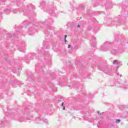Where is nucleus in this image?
Listing matches in <instances>:
<instances>
[{
    "label": "nucleus",
    "instance_id": "f257e3e1",
    "mask_svg": "<svg viewBox=\"0 0 128 128\" xmlns=\"http://www.w3.org/2000/svg\"><path fill=\"white\" fill-rule=\"evenodd\" d=\"M8 112H10V114H12V116H14V114H15V116H16V118H18V120L19 122H22L24 120H26V118H24L25 116H20V113H18V112L16 110H9Z\"/></svg>",
    "mask_w": 128,
    "mask_h": 128
},
{
    "label": "nucleus",
    "instance_id": "f03ea898",
    "mask_svg": "<svg viewBox=\"0 0 128 128\" xmlns=\"http://www.w3.org/2000/svg\"><path fill=\"white\" fill-rule=\"evenodd\" d=\"M108 48H112V44L110 42H106L100 48V50H102L103 52H106L108 50Z\"/></svg>",
    "mask_w": 128,
    "mask_h": 128
},
{
    "label": "nucleus",
    "instance_id": "7ed1b4c3",
    "mask_svg": "<svg viewBox=\"0 0 128 128\" xmlns=\"http://www.w3.org/2000/svg\"><path fill=\"white\" fill-rule=\"evenodd\" d=\"M34 110V108L30 106H29L28 108V118H26V120H32V117L30 116V113L32 112V110Z\"/></svg>",
    "mask_w": 128,
    "mask_h": 128
},
{
    "label": "nucleus",
    "instance_id": "20e7f679",
    "mask_svg": "<svg viewBox=\"0 0 128 128\" xmlns=\"http://www.w3.org/2000/svg\"><path fill=\"white\" fill-rule=\"evenodd\" d=\"M90 42L91 44V46H92L93 48H94V46H96V38L94 37H92L90 40Z\"/></svg>",
    "mask_w": 128,
    "mask_h": 128
},
{
    "label": "nucleus",
    "instance_id": "39448f33",
    "mask_svg": "<svg viewBox=\"0 0 128 128\" xmlns=\"http://www.w3.org/2000/svg\"><path fill=\"white\" fill-rule=\"evenodd\" d=\"M36 120H40V122H45V124H48V119H44L42 118V116L38 117L36 119Z\"/></svg>",
    "mask_w": 128,
    "mask_h": 128
},
{
    "label": "nucleus",
    "instance_id": "423d86ee",
    "mask_svg": "<svg viewBox=\"0 0 128 128\" xmlns=\"http://www.w3.org/2000/svg\"><path fill=\"white\" fill-rule=\"evenodd\" d=\"M21 46L22 48H19L18 50L20 52H24V46H26V43L24 42H22Z\"/></svg>",
    "mask_w": 128,
    "mask_h": 128
},
{
    "label": "nucleus",
    "instance_id": "0eeeda50",
    "mask_svg": "<svg viewBox=\"0 0 128 128\" xmlns=\"http://www.w3.org/2000/svg\"><path fill=\"white\" fill-rule=\"evenodd\" d=\"M112 64H116V66H118V64H122V62H118V60H116L113 61Z\"/></svg>",
    "mask_w": 128,
    "mask_h": 128
},
{
    "label": "nucleus",
    "instance_id": "6e6552de",
    "mask_svg": "<svg viewBox=\"0 0 128 128\" xmlns=\"http://www.w3.org/2000/svg\"><path fill=\"white\" fill-rule=\"evenodd\" d=\"M99 70H102V72H106V70H108V68H101V67H98Z\"/></svg>",
    "mask_w": 128,
    "mask_h": 128
},
{
    "label": "nucleus",
    "instance_id": "1a4fd4ad",
    "mask_svg": "<svg viewBox=\"0 0 128 128\" xmlns=\"http://www.w3.org/2000/svg\"><path fill=\"white\" fill-rule=\"evenodd\" d=\"M111 52V53L114 54L116 52V49H112V48H109Z\"/></svg>",
    "mask_w": 128,
    "mask_h": 128
},
{
    "label": "nucleus",
    "instance_id": "9d476101",
    "mask_svg": "<svg viewBox=\"0 0 128 128\" xmlns=\"http://www.w3.org/2000/svg\"><path fill=\"white\" fill-rule=\"evenodd\" d=\"M54 22V20H52V18H50L48 21L47 20H46L45 22H43L42 24H46H46H48V22L50 23V22Z\"/></svg>",
    "mask_w": 128,
    "mask_h": 128
},
{
    "label": "nucleus",
    "instance_id": "9b49d317",
    "mask_svg": "<svg viewBox=\"0 0 128 128\" xmlns=\"http://www.w3.org/2000/svg\"><path fill=\"white\" fill-rule=\"evenodd\" d=\"M62 106H63V110H66V106H64V102L62 103Z\"/></svg>",
    "mask_w": 128,
    "mask_h": 128
},
{
    "label": "nucleus",
    "instance_id": "f8f14e48",
    "mask_svg": "<svg viewBox=\"0 0 128 128\" xmlns=\"http://www.w3.org/2000/svg\"><path fill=\"white\" fill-rule=\"evenodd\" d=\"M4 12H6V14H10V10L6 9L4 10Z\"/></svg>",
    "mask_w": 128,
    "mask_h": 128
},
{
    "label": "nucleus",
    "instance_id": "ddd939ff",
    "mask_svg": "<svg viewBox=\"0 0 128 128\" xmlns=\"http://www.w3.org/2000/svg\"><path fill=\"white\" fill-rule=\"evenodd\" d=\"M46 4V2H43L40 4V6H44Z\"/></svg>",
    "mask_w": 128,
    "mask_h": 128
},
{
    "label": "nucleus",
    "instance_id": "4468645a",
    "mask_svg": "<svg viewBox=\"0 0 128 128\" xmlns=\"http://www.w3.org/2000/svg\"><path fill=\"white\" fill-rule=\"evenodd\" d=\"M48 28L49 30H54V27H52V26H49L48 27Z\"/></svg>",
    "mask_w": 128,
    "mask_h": 128
},
{
    "label": "nucleus",
    "instance_id": "2eb2a0df",
    "mask_svg": "<svg viewBox=\"0 0 128 128\" xmlns=\"http://www.w3.org/2000/svg\"><path fill=\"white\" fill-rule=\"evenodd\" d=\"M116 124H120V119L116 120Z\"/></svg>",
    "mask_w": 128,
    "mask_h": 128
},
{
    "label": "nucleus",
    "instance_id": "dca6fc26",
    "mask_svg": "<svg viewBox=\"0 0 128 128\" xmlns=\"http://www.w3.org/2000/svg\"><path fill=\"white\" fill-rule=\"evenodd\" d=\"M50 14H52V16H54V11L50 10Z\"/></svg>",
    "mask_w": 128,
    "mask_h": 128
},
{
    "label": "nucleus",
    "instance_id": "f3484780",
    "mask_svg": "<svg viewBox=\"0 0 128 128\" xmlns=\"http://www.w3.org/2000/svg\"><path fill=\"white\" fill-rule=\"evenodd\" d=\"M103 124L102 121L100 120V121H99V122H98V125H100V124Z\"/></svg>",
    "mask_w": 128,
    "mask_h": 128
},
{
    "label": "nucleus",
    "instance_id": "a211bd4d",
    "mask_svg": "<svg viewBox=\"0 0 128 128\" xmlns=\"http://www.w3.org/2000/svg\"><path fill=\"white\" fill-rule=\"evenodd\" d=\"M111 24H112L114 26V24H116V22L112 21V22H111Z\"/></svg>",
    "mask_w": 128,
    "mask_h": 128
},
{
    "label": "nucleus",
    "instance_id": "6ab92c4d",
    "mask_svg": "<svg viewBox=\"0 0 128 128\" xmlns=\"http://www.w3.org/2000/svg\"><path fill=\"white\" fill-rule=\"evenodd\" d=\"M13 12H14V14H16V10H13Z\"/></svg>",
    "mask_w": 128,
    "mask_h": 128
},
{
    "label": "nucleus",
    "instance_id": "aec40b11",
    "mask_svg": "<svg viewBox=\"0 0 128 128\" xmlns=\"http://www.w3.org/2000/svg\"><path fill=\"white\" fill-rule=\"evenodd\" d=\"M20 2V0H14V2Z\"/></svg>",
    "mask_w": 128,
    "mask_h": 128
},
{
    "label": "nucleus",
    "instance_id": "412c9836",
    "mask_svg": "<svg viewBox=\"0 0 128 128\" xmlns=\"http://www.w3.org/2000/svg\"><path fill=\"white\" fill-rule=\"evenodd\" d=\"M8 36L9 38H12V34H8Z\"/></svg>",
    "mask_w": 128,
    "mask_h": 128
},
{
    "label": "nucleus",
    "instance_id": "4be33fe9",
    "mask_svg": "<svg viewBox=\"0 0 128 128\" xmlns=\"http://www.w3.org/2000/svg\"><path fill=\"white\" fill-rule=\"evenodd\" d=\"M68 37V36L64 35V40H66V38Z\"/></svg>",
    "mask_w": 128,
    "mask_h": 128
},
{
    "label": "nucleus",
    "instance_id": "5701e85b",
    "mask_svg": "<svg viewBox=\"0 0 128 128\" xmlns=\"http://www.w3.org/2000/svg\"><path fill=\"white\" fill-rule=\"evenodd\" d=\"M4 98V96H2V94H1L0 96V98Z\"/></svg>",
    "mask_w": 128,
    "mask_h": 128
},
{
    "label": "nucleus",
    "instance_id": "b1692460",
    "mask_svg": "<svg viewBox=\"0 0 128 128\" xmlns=\"http://www.w3.org/2000/svg\"><path fill=\"white\" fill-rule=\"evenodd\" d=\"M64 42H65V44H66V42H68L66 39H64Z\"/></svg>",
    "mask_w": 128,
    "mask_h": 128
},
{
    "label": "nucleus",
    "instance_id": "393cba45",
    "mask_svg": "<svg viewBox=\"0 0 128 128\" xmlns=\"http://www.w3.org/2000/svg\"><path fill=\"white\" fill-rule=\"evenodd\" d=\"M22 70V68H18V72H20Z\"/></svg>",
    "mask_w": 128,
    "mask_h": 128
},
{
    "label": "nucleus",
    "instance_id": "a878e982",
    "mask_svg": "<svg viewBox=\"0 0 128 128\" xmlns=\"http://www.w3.org/2000/svg\"><path fill=\"white\" fill-rule=\"evenodd\" d=\"M32 10H34V6H32Z\"/></svg>",
    "mask_w": 128,
    "mask_h": 128
},
{
    "label": "nucleus",
    "instance_id": "bb28decb",
    "mask_svg": "<svg viewBox=\"0 0 128 128\" xmlns=\"http://www.w3.org/2000/svg\"><path fill=\"white\" fill-rule=\"evenodd\" d=\"M98 12V14H102V12Z\"/></svg>",
    "mask_w": 128,
    "mask_h": 128
},
{
    "label": "nucleus",
    "instance_id": "cd10ccee",
    "mask_svg": "<svg viewBox=\"0 0 128 128\" xmlns=\"http://www.w3.org/2000/svg\"><path fill=\"white\" fill-rule=\"evenodd\" d=\"M70 48V45H68V48Z\"/></svg>",
    "mask_w": 128,
    "mask_h": 128
},
{
    "label": "nucleus",
    "instance_id": "c85d7f7f",
    "mask_svg": "<svg viewBox=\"0 0 128 128\" xmlns=\"http://www.w3.org/2000/svg\"><path fill=\"white\" fill-rule=\"evenodd\" d=\"M115 40H116V42H118V38H115Z\"/></svg>",
    "mask_w": 128,
    "mask_h": 128
},
{
    "label": "nucleus",
    "instance_id": "c756f323",
    "mask_svg": "<svg viewBox=\"0 0 128 128\" xmlns=\"http://www.w3.org/2000/svg\"><path fill=\"white\" fill-rule=\"evenodd\" d=\"M78 28H80V25H78Z\"/></svg>",
    "mask_w": 128,
    "mask_h": 128
},
{
    "label": "nucleus",
    "instance_id": "7c9ffc66",
    "mask_svg": "<svg viewBox=\"0 0 128 128\" xmlns=\"http://www.w3.org/2000/svg\"><path fill=\"white\" fill-rule=\"evenodd\" d=\"M98 114H100V111H98Z\"/></svg>",
    "mask_w": 128,
    "mask_h": 128
},
{
    "label": "nucleus",
    "instance_id": "2f4dec72",
    "mask_svg": "<svg viewBox=\"0 0 128 128\" xmlns=\"http://www.w3.org/2000/svg\"><path fill=\"white\" fill-rule=\"evenodd\" d=\"M124 89L126 90V88H128L124 87Z\"/></svg>",
    "mask_w": 128,
    "mask_h": 128
},
{
    "label": "nucleus",
    "instance_id": "473e14b6",
    "mask_svg": "<svg viewBox=\"0 0 128 128\" xmlns=\"http://www.w3.org/2000/svg\"><path fill=\"white\" fill-rule=\"evenodd\" d=\"M6 116H7L8 115V113H6Z\"/></svg>",
    "mask_w": 128,
    "mask_h": 128
},
{
    "label": "nucleus",
    "instance_id": "72a5a7b5",
    "mask_svg": "<svg viewBox=\"0 0 128 128\" xmlns=\"http://www.w3.org/2000/svg\"><path fill=\"white\" fill-rule=\"evenodd\" d=\"M18 76H20V74H18Z\"/></svg>",
    "mask_w": 128,
    "mask_h": 128
},
{
    "label": "nucleus",
    "instance_id": "f704fd0d",
    "mask_svg": "<svg viewBox=\"0 0 128 128\" xmlns=\"http://www.w3.org/2000/svg\"><path fill=\"white\" fill-rule=\"evenodd\" d=\"M118 26H119L120 25V24H117Z\"/></svg>",
    "mask_w": 128,
    "mask_h": 128
},
{
    "label": "nucleus",
    "instance_id": "c9c22d12",
    "mask_svg": "<svg viewBox=\"0 0 128 128\" xmlns=\"http://www.w3.org/2000/svg\"><path fill=\"white\" fill-rule=\"evenodd\" d=\"M13 34V36H14V34Z\"/></svg>",
    "mask_w": 128,
    "mask_h": 128
},
{
    "label": "nucleus",
    "instance_id": "e433bc0d",
    "mask_svg": "<svg viewBox=\"0 0 128 128\" xmlns=\"http://www.w3.org/2000/svg\"><path fill=\"white\" fill-rule=\"evenodd\" d=\"M120 76H122V75H120Z\"/></svg>",
    "mask_w": 128,
    "mask_h": 128
}]
</instances>
